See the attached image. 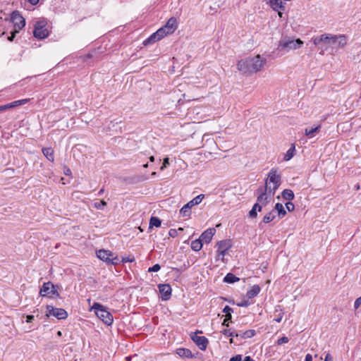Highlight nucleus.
I'll return each mask as SVG.
<instances>
[{"label": "nucleus", "instance_id": "obj_1", "mask_svg": "<svg viewBox=\"0 0 361 361\" xmlns=\"http://www.w3.org/2000/svg\"><path fill=\"white\" fill-rule=\"evenodd\" d=\"M267 63V59L260 55L248 57L238 61V69L244 73H254L262 70Z\"/></svg>", "mask_w": 361, "mask_h": 361}, {"label": "nucleus", "instance_id": "obj_2", "mask_svg": "<svg viewBox=\"0 0 361 361\" xmlns=\"http://www.w3.org/2000/svg\"><path fill=\"white\" fill-rule=\"evenodd\" d=\"M268 189V190H266V189L263 188L257 189V192L258 196L257 198V202L249 212V216L250 218H256L257 216V212H261L262 207L267 206L271 201L272 197L275 195V193H272L269 187Z\"/></svg>", "mask_w": 361, "mask_h": 361}, {"label": "nucleus", "instance_id": "obj_3", "mask_svg": "<svg viewBox=\"0 0 361 361\" xmlns=\"http://www.w3.org/2000/svg\"><path fill=\"white\" fill-rule=\"evenodd\" d=\"M98 318H99L105 324L110 326L113 323V316L106 310V308L98 303L94 302L92 307Z\"/></svg>", "mask_w": 361, "mask_h": 361}, {"label": "nucleus", "instance_id": "obj_4", "mask_svg": "<svg viewBox=\"0 0 361 361\" xmlns=\"http://www.w3.org/2000/svg\"><path fill=\"white\" fill-rule=\"evenodd\" d=\"M281 175L277 174L276 170L272 169L269 173L264 188L266 189V190H268V188L269 187L272 193H275L281 185Z\"/></svg>", "mask_w": 361, "mask_h": 361}, {"label": "nucleus", "instance_id": "obj_5", "mask_svg": "<svg viewBox=\"0 0 361 361\" xmlns=\"http://www.w3.org/2000/svg\"><path fill=\"white\" fill-rule=\"evenodd\" d=\"M303 42L300 39H293L289 37H283L279 41V49H285L287 51L300 48Z\"/></svg>", "mask_w": 361, "mask_h": 361}, {"label": "nucleus", "instance_id": "obj_6", "mask_svg": "<svg viewBox=\"0 0 361 361\" xmlns=\"http://www.w3.org/2000/svg\"><path fill=\"white\" fill-rule=\"evenodd\" d=\"M204 197V195L200 194L189 201L180 209V214L184 217H189L191 214L190 209L195 205L199 204Z\"/></svg>", "mask_w": 361, "mask_h": 361}, {"label": "nucleus", "instance_id": "obj_7", "mask_svg": "<svg viewBox=\"0 0 361 361\" xmlns=\"http://www.w3.org/2000/svg\"><path fill=\"white\" fill-rule=\"evenodd\" d=\"M168 35H171L169 31L166 30L164 26L158 29L155 32L152 34L148 38H147L144 42L143 44L145 46H147L150 44L154 43L157 41L161 40L164 37L167 36Z\"/></svg>", "mask_w": 361, "mask_h": 361}, {"label": "nucleus", "instance_id": "obj_8", "mask_svg": "<svg viewBox=\"0 0 361 361\" xmlns=\"http://www.w3.org/2000/svg\"><path fill=\"white\" fill-rule=\"evenodd\" d=\"M347 44V37L344 35H328L327 45L333 46L336 48H342Z\"/></svg>", "mask_w": 361, "mask_h": 361}, {"label": "nucleus", "instance_id": "obj_9", "mask_svg": "<svg viewBox=\"0 0 361 361\" xmlns=\"http://www.w3.org/2000/svg\"><path fill=\"white\" fill-rule=\"evenodd\" d=\"M46 316L54 317L58 319H65L68 317L67 312L63 308H56L52 305H47Z\"/></svg>", "mask_w": 361, "mask_h": 361}, {"label": "nucleus", "instance_id": "obj_10", "mask_svg": "<svg viewBox=\"0 0 361 361\" xmlns=\"http://www.w3.org/2000/svg\"><path fill=\"white\" fill-rule=\"evenodd\" d=\"M46 22L44 20H39L36 22L35 24V29L33 31L34 36L39 39H44L48 37L49 32L45 27Z\"/></svg>", "mask_w": 361, "mask_h": 361}, {"label": "nucleus", "instance_id": "obj_11", "mask_svg": "<svg viewBox=\"0 0 361 361\" xmlns=\"http://www.w3.org/2000/svg\"><path fill=\"white\" fill-rule=\"evenodd\" d=\"M39 294L42 297L52 298L53 295L59 296L58 291L55 289L54 284L51 282L44 283L42 287L40 288Z\"/></svg>", "mask_w": 361, "mask_h": 361}, {"label": "nucleus", "instance_id": "obj_12", "mask_svg": "<svg viewBox=\"0 0 361 361\" xmlns=\"http://www.w3.org/2000/svg\"><path fill=\"white\" fill-rule=\"evenodd\" d=\"M11 18L16 29L20 30L25 25V19L18 11H13Z\"/></svg>", "mask_w": 361, "mask_h": 361}, {"label": "nucleus", "instance_id": "obj_13", "mask_svg": "<svg viewBox=\"0 0 361 361\" xmlns=\"http://www.w3.org/2000/svg\"><path fill=\"white\" fill-rule=\"evenodd\" d=\"M159 290L160 294L161 295L162 300H168L171 295V287L169 284H159Z\"/></svg>", "mask_w": 361, "mask_h": 361}, {"label": "nucleus", "instance_id": "obj_14", "mask_svg": "<svg viewBox=\"0 0 361 361\" xmlns=\"http://www.w3.org/2000/svg\"><path fill=\"white\" fill-rule=\"evenodd\" d=\"M192 340L202 350H204L207 348V344L209 343L208 339L205 336H200L195 335L192 336Z\"/></svg>", "mask_w": 361, "mask_h": 361}, {"label": "nucleus", "instance_id": "obj_15", "mask_svg": "<svg viewBox=\"0 0 361 361\" xmlns=\"http://www.w3.org/2000/svg\"><path fill=\"white\" fill-rule=\"evenodd\" d=\"M216 233V229L214 228H209L204 231L200 235V240L208 244L211 242L212 237Z\"/></svg>", "mask_w": 361, "mask_h": 361}, {"label": "nucleus", "instance_id": "obj_16", "mask_svg": "<svg viewBox=\"0 0 361 361\" xmlns=\"http://www.w3.org/2000/svg\"><path fill=\"white\" fill-rule=\"evenodd\" d=\"M270 6L274 10L278 11L279 17H282L281 10L284 9V6H283V3L281 0H267Z\"/></svg>", "mask_w": 361, "mask_h": 361}, {"label": "nucleus", "instance_id": "obj_17", "mask_svg": "<svg viewBox=\"0 0 361 361\" xmlns=\"http://www.w3.org/2000/svg\"><path fill=\"white\" fill-rule=\"evenodd\" d=\"M97 257L101 260L106 262L109 264L110 258L114 255V253L109 250H99L97 252Z\"/></svg>", "mask_w": 361, "mask_h": 361}, {"label": "nucleus", "instance_id": "obj_18", "mask_svg": "<svg viewBox=\"0 0 361 361\" xmlns=\"http://www.w3.org/2000/svg\"><path fill=\"white\" fill-rule=\"evenodd\" d=\"M164 27H165L170 34L173 33L178 27L176 18L173 17L170 18L166 22V25H164Z\"/></svg>", "mask_w": 361, "mask_h": 361}, {"label": "nucleus", "instance_id": "obj_19", "mask_svg": "<svg viewBox=\"0 0 361 361\" xmlns=\"http://www.w3.org/2000/svg\"><path fill=\"white\" fill-rule=\"evenodd\" d=\"M261 288L258 285H254L251 287L250 290L247 291L246 297L248 299H252L256 297L260 292Z\"/></svg>", "mask_w": 361, "mask_h": 361}, {"label": "nucleus", "instance_id": "obj_20", "mask_svg": "<svg viewBox=\"0 0 361 361\" xmlns=\"http://www.w3.org/2000/svg\"><path fill=\"white\" fill-rule=\"evenodd\" d=\"M217 250H226L228 251L231 247V241L228 240L219 241L216 244Z\"/></svg>", "mask_w": 361, "mask_h": 361}, {"label": "nucleus", "instance_id": "obj_21", "mask_svg": "<svg viewBox=\"0 0 361 361\" xmlns=\"http://www.w3.org/2000/svg\"><path fill=\"white\" fill-rule=\"evenodd\" d=\"M328 35L327 34H324L320 35L319 37H313L312 39V42L314 45H319L320 43L324 42L327 44L328 41Z\"/></svg>", "mask_w": 361, "mask_h": 361}, {"label": "nucleus", "instance_id": "obj_22", "mask_svg": "<svg viewBox=\"0 0 361 361\" xmlns=\"http://www.w3.org/2000/svg\"><path fill=\"white\" fill-rule=\"evenodd\" d=\"M42 153L49 161H54V149L52 148H51V147L43 148Z\"/></svg>", "mask_w": 361, "mask_h": 361}, {"label": "nucleus", "instance_id": "obj_23", "mask_svg": "<svg viewBox=\"0 0 361 361\" xmlns=\"http://www.w3.org/2000/svg\"><path fill=\"white\" fill-rule=\"evenodd\" d=\"M273 210H275L279 218H283L286 214V211L281 203H276Z\"/></svg>", "mask_w": 361, "mask_h": 361}, {"label": "nucleus", "instance_id": "obj_24", "mask_svg": "<svg viewBox=\"0 0 361 361\" xmlns=\"http://www.w3.org/2000/svg\"><path fill=\"white\" fill-rule=\"evenodd\" d=\"M176 353L182 357H192V352L187 348H178L176 350Z\"/></svg>", "mask_w": 361, "mask_h": 361}, {"label": "nucleus", "instance_id": "obj_25", "mask_svg": "<svg viewBox=\"0 0 361 361\" xmlns=\"http://www.w3.org/2000/svg\"><path fill=\"white\" fill-rule=\"evenodd\" d=\"M321 126H317L315 128H312L310 129L305 128V134L306 136H307L309 138H312L315 136V133L319 132V128Z\"/></svg>", "mask_w": 361, "mask_h": 361}, {"label": "nucleus", "instance_id": "obj_26", "mask_svg": "<svg viewBox=\"0 0 361 361\" xmlns=\"http://www.w3.org/2000/svg\"><path fill=\"white\" fill-rule=\"evenodd\" d=\"M276 216V215L275 210H271V212H268L267 214L264 215V216L263 217L262 221L264 224H268V223L272 221L273 220H274Z\"/></svg>", "mask_w": 361, "mask_h": 361}, {"label": "nucleus", "instance_id": "obj_27", "mask_svg": "<svg viewBox=\"0 0 361 361\" xmlns=\"http://www.w3.org/2000/svg\"><path fill=\"white\" fill-rule=\"evenodd\" d=\"M239 280L240 279L232 273H228L224 279V281L228 283H233Z\"/></svg>", "mask_w": 361, "mask_h": 361}, {"label": "nucleus", "instance_id": "obj_28", "mask_svg": "<svg viewBox=\"0 0 361 361\" xmlns=\"http://www.w3.org/2000/svg\"><path fill=\"white\" fill-rule=\"evenodd\" d=\"M239 334H240L239 337L242 339L250 338L253 337L255 335V331L252 330V329H250V330L245 331L244 332L239 331Z\"/></svg>", "mask_w": 361, "mask_h": 361}, {"label": "nucleus", "instance_id": "obj_29", "mask_svg": "<svg viewBox=\"0 0 361 361\" xmlns=\"http://www.w3.org/2000/svg\"><path fill=\"white\" fill-rule=\"evenodd\" d=\"M281 195L283 199L289 201L293 200L295 197L293 192L289 189L283 190Z\"/></svg>", "mask_w": 361, "mask_h": 361}, {"label": "nucleus", "instance_id": "obj_30", "mask_svg": "<svg viewBox=\"0 0 361 361\" xmlns=\"http://www.w3.org/2000/svg\"><path fill=\"white\" fill-rule=\"evenodd\" d=\"M203 242L200 240V238L192 240L191 243V248L194 251H199L202 247Z\"/></svg>", "mask_w": 361, "mask_h": 361}, {"label": "nucleus", "instance_id": "obj_31", "mask_svg": "<svg viewBox=\"0 0 361 361\" xmlns=\"http://www.w3.org/2000/svg\"><path fill=\"white\" fill-rule=\"evenodd\" d=\"M161 224V221L156 216H152L149 220V228L153 226L160 227Z\"/></svg>", "mask_w": 361, "mask_h": 361}, {"label": "nucleus", "instance_id": "obj_32", "mask_svg": "<svg viewBox=\"0 0 361 361\" xmlns=\"http://www.w3.org/2000/svg\"><path fill=\"white\" fill-rule=\"evenodd\" d=\"M29 101H30V99H23L14 101V102L10 103V104H11V108H14L16 106L27 104Z\"/></svg>", "mask_w": 361, "mask_h": 361}, {"label": "nucleus", "instance_id": "obj_33", "mask_svg": "<svg viewBox=\"0 0 361 361\" xmlns=\"http://www.w3.org/2000/svg\"><path fill=\"white\" fill-rule=\"evenodd\" d=\"M295 145H292L291 147L286 152L284 159L286 161L290 160L294 155Z\"/></svg>", "mask_w": 361, "mask_h": 361}, {"label": "nucleus", "instance_id": "obj_34", "mask_svg": "<svg viewBox=\"0 0 361 361\" xmlns=\"http://www.w3.org/2000/svg\"><path fill=\"white\" fill-rule=\"evenodd\" d=\"M121 262H122L121 259H120L118 257V256H116L114 255L112 257H111L110 262H109V264L117 265V264H120Z\"/></svg>", "mask_w": 361, "mask_h": 361}, {"label": "nucleus", "instance_id": "obj_35", "mask_svg": "<svg viewBox=\"0 0 361 361\" xmlns=\"http://www.w3.org/2000/svg\"><path fill=\"white\" fill-rule=\"evenodd\" d=\"M252 304L251 302L249 301V299H243L240 302L237 303L238 307H247Z\"/></svg>", "mask_w": 361, "mask_h": 361}, {"label": "nucleus", "instance_id": "obj_36", "mask_svg": "<svg viewBox=\"0 0 361 361\" xmlns=\"http://www.w3.org/2000/svg\"><path fill=\"white\" fill-rule=\"evenodd\" d=\"M223 312L226 314V317L232 318L231 313L233 312V310L228 305L225 306Z\"/></svg>", "mask_w": 361, "mask_h": 361}, {"label": "nucleus", "instance_id": "obj_37", "mask_svg": "<svg viewBox=\"0 0 361 361\" xmlns=\"http://www.w3.org/2000/svg\"><path fill=\"white\" fill-rule=\"evenodd\" d=\"M106 205V202L104 200H101L98 202L94 203V207L99 209H103Z\"/></svg>", "mask_w": 361, "mask_h": 361}, {"label": "nucleus", "instance_id": "obj_38", "mask_svg": "<svg viewBox=\"0 0 361 361\" xmlns=\"http://www.w3.org/2000/svg\"><path fill=\"white\" fill-rule=\"evenodd\" d=\"M279 311V314L274 319V321H276V322H281L282 318H283V312H282V310L281 309H279V310L276 309L275 310V312H277Z\"/></svg>", "mask_w": 361, "mask_h": 361}, {"label": "nucleus", "instance_id": "obj_39", "mask_svg": "<svg viewBox=\"0 0 361 361\" xmlns=\"http://www.w3.org/2000/svg\"><path fill=\"white\" fill-rule=\"evenodd\" d=\"M354 355L356 357H358L360 359H361V341L357 345L355 352Z\"/></svg>", "mask_w": 361, "mask_h": 361}, {"label": "nucleus", "instance_id": "obj_40", "mask_svg": "<svg viewBox=\"0 0 361 361\" xmlns=\"http://www.w3.org/2000/svg\"><path fill=\"white\" fill-rule=\"evenodd\" d=\"M289 341V338L286 336H283L281 338H280L279 339H278V341H276V343L277 345H282L283 343H286Z\"/></svg>", "mask_w": 361, "mask_h": 361}, {"label": "nucleus", "instance_id": "obj_41", "mask_svg": "<svg viewBox=\"0 0 361 361\" xmlns=\"http://www.w3.org/2000/svg\"><path fill=\"white\" fill-rule=\"evenodd\" d=\"M160 269H161L160 265L158 264H156L154 266L149 267V269H148V271H149V272H152V271L153 272H156V271H159Z\"/></svg>", "mask_w": 361, "mask_h": 361}, {"label": "nucleus", "instance_id": "obj_42", "mask_svg": "<svg viewBox=\"0 0 361 361\" xmlns=\"http://www.w3.org/2000/svg\"><path fill=\"white\" fill-rule=\"evenodd\" d=\"M169 164V159L168 157L164 158V161H163L162 166L160 168V170L161 171L164 170V169L166 168Z\"/></svg>", "mask_w": 361, "mask_h": 361}, {"label": "nucleus", "instance_id": "obj_43", "mask_svg": "<svg viewBox=\"0 0 361 361\" xmlns=\"http://www.w3.org/2000/svg\"><path fill=\"white\" fill-rule=\"evenodd\" d=\"M286 207L288 209V211L292 212L295 209V205L293 204V203L288 202L286 203Z\"/></svg>", "mask_w": 361, "mask_h": 361}, {"label": "nucleus", "instance_id": "obj_44", "mask_svg": "<svg viewBox=\"0 0 361 361\" xmlns=\"http://www.w3.org/2000/svg\"><path fill=\"white\" fill-rule=\"evenodd\" d=\"M231 335L229 336V337H231V339H230V343H233V337H235V338H238L239 337V332H237V331H231Z\"/></svg>", "mask_w": 361, "mask_h": 361}, {"label": "nucleus", "instance_id": "obj_45", "mask_svg": "<svg viewBox=\"0 0 361 361\" xmlns=\"http://www.w3.org/2000/svg\"><path fill=\"white\" fill-rule=\"evenodd\" d=\"M228 251H226V250H217V252H218V257L221 259V260L223 261L224 260V257L225 256V255L226 254Z\"/></svg>", "mask_w": 361, "mask_h": 361}, {"label": "nucleus", "instance_id": "obj_46", "mask_svg": "<svg viewBox=\"0 0 361 361\" xmlns=\"http://www.w3.org/2000/svg\"><path fill=\"white\" fill-rule=\"evenodd\" d=\"M10 109H11L10 103L5 104V105L0 106V111H6V110H8Z\"/></svg>", "mask_w": 361, "mask_h": 361}, {"label": "nucleus", "instance_id": "obj_47", "mask_svg": "<svg viewBox=\"0 0 361 361\" xmlns=\"http://www.w3.org/2000/svg\"><path fill=\"white\" fill-rule=\"evenodd\" d=\"M361 305V297L357 298L354 303L355 308H358L360 305Z\"/></svg>", "mask_w": 361, "mask_h": 361}, {"label": "nucleus", "instance_id": "obj_48", "mask_svg": "<svg viewBox=\"0 0 361 361\" xmlns=\"http://www.w3.org/2000/svg\"><path fill=\"white\" fill-rule=\"evenodd\" d=\"M241 360H242V358H241L240 355H237L235 356L232 357L230 359V361H241Z\"/></svg>", "mask_w": 361, "mask_h": 361}, {"label": "nucleus", "instance_id": "obj_49", "mask_svg": "<svg viewBox=\"0 0 361 361\" xmlns=\"http://www.w3.org/2000/svg\"><path fill=\"white\" fill-rule=\"evenodd\" d=\"M231 320V318L226 317L224 319V322H222V325L224 326H228L229 325V321Z\"/></svg>", "mask_w": 361, "mask_h": 361}, {"label": "nucleus", "instance_id": "obj_50", "mask_svg": "<svg viewBox=\"0 0 361 361\" xmlns=\"http://www.w3.org/2000/svg\"><path fill=\"white\" fill-rule=\"evenodd\" d=\"M221 333L222 334H224V336H229L230 335H231V330L230 329H224L221 331Z\"/></svg>", "mask_w": 361, "mask_h": 361}, {"label": "nucleus", "instance_id": "obj_51", "mask_svg": "<svg viewBox=\"0 0 361 361\" xmlns=\"http://www.w3.org/2000/svg\"><path fill=\"white\" fill-rule=\"evenodd\" d=\"M17 32H18V30H16L15 31L12 32H11V36L8 37V39L9 41H13V38L15 37L16 34Z\"/></svg>", "mask_w": 361, "mask_h": 361}, {"label": "nucleus", "instance_id": "obj_52", "mask_svg": "<svg viewBox=\"0 0 361 361\" xmlns=\"http://www.w3.org/2000/svg\"><path fill=\"white\" fill-rule=\"evenodd\" d=\"M133 260H134V259H133V258H130V257H126V258L123 257V258L121 259V262H132Z\"/></svg>", "mask_w": 361, "mask_h": 361}, {"label": "nucleus", "instance_id": "obj_53", "mask_svg": "<svg viewBox=\"0 0 361 361\" xmlns=\"http://www.w3.org/2000/svg\"><path fill=\"white\" fill-rule=\"evenodd\" d=\"M35 317L33 315H27L26 317V322L30 323L33 321Z\"/></svg>", "mask_w": 361, "mask_h": 361}, {"label": "nucleus", "instance_id": "obj_54", "mask_svg": "<svg viewBox=\"0 0 361 361\" xmlns=\"http://www.w3.org/2000/svg\"><path fill=\"white\" fill-rule=\"evenodd\" d=\"M324 361H333L332 356L329 353H327L325 356Z\"/></svg>", "mask_w": 361, "mask_h": 361}, {"label": "nucleus", "instance_id": "obj_55", "mask_svg": "<svg viewBox=\"0 0 361 361\" xmlns=\"http://www.w3.org/2000/svg\"><path fill=\"white\" fill-rule=\"evenodd\" d=\"M176 235V231L174 229H171L169 231V235L171 237H175Z\"/></svg>", "mask_w": 361, "mask_h": 361}, {"label": "nucleus", "instance_id": "obj_56", "mask_svg": "<svg viewBox=\"0 0 361 361\" xmlns=\"http://www.w3.org/2000/svg\"><path fill=\"white\" fill-rule=\"evenodd\" d=\"M305 361H312V356L310 354H307L305 356Z\"/></svg>", "mask_w": 361, "mask_h": 361}, {"label": "nucleus", "instance_id": "obj_57", "mask_svg": "<svg viewBox=\"0 0 361 361\" xmlns=\"http://www.w3.org/2000/svg\"><path fill=\"white\" fill-rule=\"evenodd\" d=\"M243 361H255L251 357L246 356Z\"/></svg>", "mask_w": 361, "mask_h": 361}, {"label": "nucleus", "instance_id": "obj_58", "mask_svg": "<svg viewBox=\"0 0 361 361\" xmlns=\"http://www.w3.org/2000/svg\"><path fill=\"white\" fill-rule=\"evenodd\" d=\"M149 161H152V162H153V161H154V156H151V157H149Z\"/></svg>", "mask_w": 361, "mask_h": 361}, {"label": "nucleus", "instance_id": "obj_59", "mask_svg": "<svg viewBox=\"0 0 361 361\" xmlns=\"http://www.w3.org/2000/svg\"><path fill=\"white\" fill-rule=\"evenodd\" d=\"M57 336H62V333H61V331H59L57 332Z\"/></svg>", "mask_w": 361, "mask_h": 361}, {"label": "nucleus", "instance_id": "obj_60", "mask_svg": "<svg viewBox=\"0 0 361 361\" xmlns=\"http://www.w3.org/2000/svg\"><path fill=\"white\" fill-rule=\"evenodd\" d=\"M104 190L103 188H102V189H101V190H99V195H102V194L104 192Z\"/></svg>", "mask_w": 361, "mask_h": 361}, {"label": "nucleus", "instance_id": "obj_61", "mask_svg": "<svg viewBox=\"0 0 361 361\" xmlns=\"http://www.w3.org/2000/svg\"><path fill=\"white\" fill-rule=\"evenodd\" d=\"M69 173H71V171L70 169H68L67 171L65 173L66 175H68Z\"/></svg>", "mask_w": 361, "mask_h": 361}, {"label": "nucleus", "instance_id": "obj_62", "mask_svg": "<svg viewBox=\"0 0 361 361\" xmlns=\"http://www.w3.org/2000/svg\"><path fill=\"white\" fill-rule=\"evenodd\" d=\"M151 175H152V176H155L157 175V173L156 172H152Z\"/></svg>", "mask_w": 361, "mask_h": 361}, {"label": "nucleus", "instance_id": "obj_63", "mask_svg": "<svg viewBox=\"0 0 361 361\" xmlns=\"http://www.w3.org/2000/svg\"><path fill=\"white\" fill-rule=\"evenodd\" d=\"M145 168H147L148 166V164H146L143 166Z\"/></svg>", "mask_w": 361, "mask_h": 361}]
</instances>
